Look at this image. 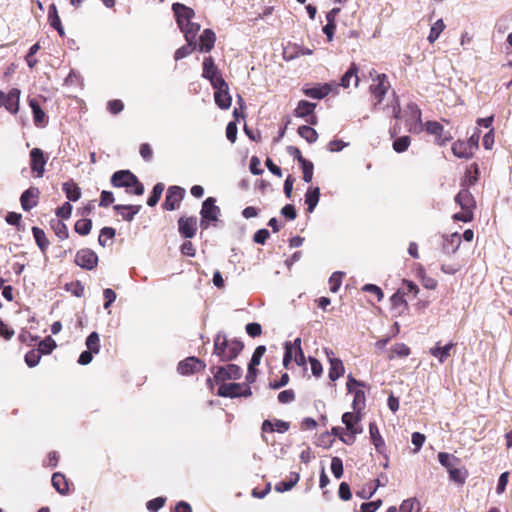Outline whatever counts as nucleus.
<instances>
[{"label": "nucleus", "instance_id": "1", "mask_svg": "<svg viewBox=\"0 0 512 512\" xmlns=\"http://www.w3.org/2000/svg\"><path fill=\"white\" fill-rule=\"evenodd\" d=\"M244 348L242 341L229 339L224 332H219L214 337L213 354L222 362H230L238 357Z\"/></svg>", "mask_w": 512, "mask_h": 512}, {"label": "nucleus", "instance_id": "2", "mask_svg": "<svg viewBox=\"0 0 512 512\" xmlns=\"http://www.w3.org/2000/svg\"><path fill=\"white\" fill-rule=\"evenodd\" d=\"M113 187L125 188L128 194L142 195L144 193V185L139 181L137 176L130 170H119L113 173L110 180Z\"/></svg>", "mask_w": 512, "mask_h": 512}, {"label": "nucleus", "instance_id": "3", "mask_svg": "<svg viewBox=\"0 0 512 512\" xmlns=\"http://www.w3.org/2000/svg\"><path fill=\"white\" fill-rule=\"evenodd\" d=\"M370 76L372 78V84L369 86V92L372 98V108L376 111L380 109L391 84L387 75L384 73H377L375 70H371Z\"/></svg>", "mask_w": 512, "mask_h": 512}, {"label": "nucleus", "instance_id": "4", "mask_svg": "<svg viewBox=\"0 0 512 512\" xmlns=\"http://www.w3.org/2000/svg\"><path fill=\"white\" fill-rule=\"evenodd\" d=\"M210 372L214 375L217 384H223L227 380H238L243 373L240 366L231 363L224 366H211Z\"/></svg>", "mask_w": 512, "mask_h": 512}, {"label": "nucleus", "instance_id": "5", "mask_svg": "<svg viewBox=\"0 0 512 512\" xmlns=\"http://www.w3.org/2000/svg\"><path fill=\"white\" fill-rule=\"evenodd\" d=\"M217 395L228 398L250 397L252 390L250 386L245 383H223L220 384Z\"/></svg>", "mask_w": 512, "mask_h": 512}, {"label": "nucleus", "instance_id": "6", "mask_svg": "<svg viewBox=\"0 0 512 512\" xmlns=\"http://www.w3.org/2000/svg\"><path fill=\"white\" fill-rule=\"evenodd\" d=\"M215 198L208 197L202 204V209L200 211L201 221L200 226L203 229H207L209 224L208 221H217L218 216L220 214V208L215 205Z\"/></svg>", "mask_w": 512, "mask_h": 512}, {"label": "nucleus", "instance_id": "7", "mask_svg": "<svg viewBox=\"0 0 512 512\" xmlns=\"http://www.w3.org/2000/svg\"><path fill=\"white\" fill-rule=\"evenodd\" d=\"M424 127L429 135H433L435 137L434 141L439 146H444L452 140L450 132L445 131L444 126L438 121H427L424 124Z\"/></svg>", "mask_w": 512, "mask_h": 512}, {"label": "nucleus", "instance_id": "8", "mask_svg": "<svg viewBox=\"0 0 512 512\" xmlns=\"http://www.w3.org/2000/svg\"><path fill=\"white\" fill-rule=\"evenodd\" d=\"M218 83L215 85H212V87L215 90L214 93V100L216 105L222 109L227 110L231 106L232 97L229 93V86L227 82L224 81H217Z\"/></svg>", "mask_w": 512, "mask_h": 512}, {"label": "nucleus", "instance_id": "9", "mask_svg": "<svg viewBox=\"0 0 512 512\" xmlns=\"http://www.w3.org/2000/svg\"><path fill=\"white\" fill-rule=\"evenodd\" d=\"M185 196V189L180 186H170L167 189L166 197L162 203V208L166 211H173L179 208L181 201Z\"/></svg>", "mask_w": 512, "mask_h": 512}, {"label": "nucleus", "instance_id": "10", "mask_svg": "<svg viewBox=\"0 0 512 512\" xmlns=\"http://www.w3.org/2000/svg\"><path fill=\"white\" fill-rule=\"evenodd\" d=\"M74 262L83 269L93 270L98 265V256L93 250L83 248L77 251Z\"/></svg>", "mask_w": 512, "mask_h": 512}, {"label": "nucleus", "instance_id": "11", "mask_svg": "<svg viewBox=\"0 0 512 512\" xmlns=\"http://www.w3.org/2000/svg\"><path fill=\"white\" fill-rule=\"evenodd\" d=\"M206 367L204 361L197 357L191 356L179 362L177 370L181 375H192L203 371Z\"/></svg>", "mask_w": 512, "mask_h": 512}, {"label": "nucleus", "instance_id": "12", "mask_svg": "<svg viewBox=\"0 0 512 512\" xmlns=\"http://www.w3.org/2000/svg\"><path fill=\"white\" fill-rule=\"evenodd\" d=\"M202 77L209 80L211 86L217 84L219 81H224L214 59L211 56L205 57L202 63Z\"/></svg>", "mask_w": 512, "mask_h": 512}, {"label": "nucleus", "instance_id": "13", "mask_svg": "<svg viewBox=\"0 0 512 512\" xmlns=\"http://www.w3.org/2000/svg\"><path fill=\"white\" fill-rule=\"evenodd\" d=\"M47 160L48 158L40 148H33L30 151V168L37 177L44 175Z\"/></svg>", "mask_w": 512, "mask_h": 512}, {"label": "nucleus", "instance_id": "14", "mask_svg": "<svg viewBox=\"0 0 512 512\" xmlns=\"http://www.w3.org/2000/svg\"><path fill=\"white\" fill-rule=\"evenodd\" d=\"M172 10L180 29H183L185 24L189 25V22L192 21L195 16V12L192 8L181 3H174L172 5Z\"/></svg>", "mask_w": 512, "mask_h": 512}, {"label": "nucleus", "instance_id": "15", "mask_svg": "<svg viewBox=\"0 0 512 512\" xmlns=\"http://www.w3.org/2000/svg\"><path fill=\"white\" fill-rule=\"evenodd\" d=\"M441 244V250L446 255L455 254L461 243V235L458 232H454L450 235H444Z\"/></svg>", "mask_w": 512, "mask_h": 512}, {"label": "nucleus", "instance_id": "16", "mask_svg": "<svg viewBox=\"0 0 512 512\" xmlns=\"http://www.w3.org/2000/svg\"><path fill=\"white\" fill-rule=\"evenodd\" d=\"M361 414L359 412H345L342 415V422L346 427V432H351L352 434H361L363 429L360 425Z\"/></svg>", "mask_w": 512, "mask_h": 512}, {"label": "nucleus", "instance_id": "17", "mask_svg": "<svg viewBox=\"0 0 512 512\" xmlns=\"http://www.w3.org/2000/svg\"><path fill=\"white\" fill-rule=\"evenodd\" d=\"M179 233L185 238H193L197 232L196 217H180L178 220Z\"/></svg>", "mask_w": 512, "mask_h": 512}, {"label": "nucleus", "instance_id": "18", "mask_svg": "<svg viewBox=\"0 0 512 512\" xmlns=\"http://www.w3.org/2000/svg\"><path fill=\"white\" fill-rule=\"evenodd\" d=\"M39 196L40 191L37 187H30L25 190L20 197L21 207L23 210L30 211L35 207L38 204Z\"/></svg>", "mask_w": 512, "mask_h": 512}, {"label": "nucleus", "instance_id": "19", "mask_svg": "<svg viewBox=\"0 0 512 512\" xmlns=\"http://www.w3.org/2000/svg\"><path fill=\"white\" fill-rule=\"evenodd\" d=\"M20 94L21 91L18 88H12L5 97L2 93V105L12 114L19 110Z\"/></svg>", "mask_w": 512, "mask_h": 512}, {"label": "nucleus", "instance_id": "20", "mask_svg": "<svg viewBox=\"0 0 512 512\" xmlns=\"http://www.w3.org/2000/svg\"><path fill=\"white\" fill-rule=\"evenodd\" d=\"M455 202L459 204L462 210H473L476 208V201L468 188L461 187V190L455 197Z\"/></svg>", "mask_w": 512, "mask_h": 512}, {"label": "nucleus", "instance_id": "21", "mask_svg": "<svg viewBox=\"0 0 512 512\" xmlns=\"http://www.w3.org/2000/svg\"><path fill=\"white\" fill-rule=\"evenodd\" d=\"M326 354H327V357L329 359V364H330L329 373H328L329 379L331 381H336L341 376H343V374L345 372L343 362L339 358L332 357L333 352L331 350L328 351L326 349Z\"/></svg>", "mask_w": 512, "mask_h": 512}, {"label": "nucleus", "instance_id": "22", "mask_svg": "<svg viewBox=\"0 0 512 512\" xmlns=\"http://www.w3.org/2000/svg\"><path fill=\"white\" fill-rule=\"evenodd\" d=\"M358 73V65L356 63H352L348 70L341 77L339 86L343 87L344 89H347L351 86V84H353L354 87H357L360 81Z\"/></svg>", "mask_w": 512, "mask_h": 512}, {"label": "nucleus", "instance_id": "23", "mask_svg": "<svg viewBox=\"0 0 512 512\" xmlns=\"http://www.w3.org/2000/svg\"><path fill=\"white\" fill-rule=\"evenodd\" d=\"M479 176H480V171H479L478 164L477 163L470 164L467 167L464 177L461 180V187L469 189L470 187L474 186L478 182Z\"/></svg>", "mask_w": 512, "mask_h": 512}, {"label": "nucleus", "instance_id": "24", "mask_svg": "<svg viewBox=\"0 0 512 512\" xmlns=\"http://www.w3.org/2000/svg\"><path fill=\"white\" fill-rule=\"evenodd\" d=\"M290 423L276 419L274 422L271 420H264L261 426L262 433H273L275 431L279 433H285L289 430Z\"/></svg>", "mask_w": 512, "mask_h": 512}, {"label": "nucleus", "instance_id": "25", "mask_svg": "<svg viewBox=\"0 0 512 512\" xmlns=\"http://www.w3.org/2000/svg\"><path fill=\"white\" fill-rule=\"evenodd\" d=\"M369 434L370 439L375 446V449L380 454H385L386 451V445L383 437L380 434V431L378 429V426L375 422L369 423Z\"/></svg>", "mask_w": 512, "mask_h": 512}, {"label": "nucleus", "instance_id": "26", "mask_svg": "<svg viewBox=\"0 0 512 512\" xmlns=\"http://www.w3.org/2000/svg\"><path fill=\"white\" fill-rule=\"evenodd\" d=\"M332 91L331 83H324L311 88H303V93L313 99H323Z\"/></svg>", "mask_w": 512, "mask_h": 512}, {"label": "nucleus", "instance_id": "27", "mask_svg": "<svg viewBox=\"0 0 512 512\" xmlns=\"http://www.w3.org/2000/svg\"><path fill=\"white\" fill-rule=\"evenodd\" d=\"M216 41V35L211 29H205L199 37V51L210 52Z\"/></svg>", "mask_w": 512, "mask_h": 512}, {"label": "nucleus", "instance_id": "28", "mask_svg": "<svg viewBox=\"0 0 512 512\" xmlns=\"http://www.w3.org/2000/svg\"><path fill=\"white\" fill-rule=\"evenodd\" d=\"M113 209L122 217L125 221H132L134 216L141 210V205H114Z\"/></svg>", "mask_w": 512, "mask_h": 512}, {"label": "nucleus", "instance_id": "29", "mask_svg": "<svg viewBox=\"0 0 512 512\" xmlns=\"http://www.w3.org/2000/svg\"><path fill=\"white\" fill-rule=\"evenodd\" d=\"M52 486L61 495H67L69 493V482L66 476L60 472H56L52 475Z\"/></svg>", "mask_w": 512, "mask_h": 512}, {"label": "nucleus", "instance_id": "30", "mask_svg": "<svg viewBox=\"0 0 512 512\" xmlns=\"http://www.w3.org/2000/svg\"><path fill=\"white\" fill-rule=\"evenodd\" d=\"M32 234L40 251L42 252V254L46 255L50 245V241L47 238L45 231L39 227H33Z\"/></svg>", "mask_w": 512, "mask_h": 512}, {"label": "nucleus", "instance_id": "31", "mask_svg": "<svg viewBox=\"0 0 512 512\" xmlns=\"http://www.w3.org/2000/svg\"><path fill=\"white\" fill-rule=\"evenodd\" d=\"M452 152L458 158L469 159L474 152L464 140H457L452 145Z\"/></svg>", "mask_w": 512, "mask_h": 512}, {"label": "nucleus", "instance_id": "32", "mask_svg": "<svg viewBox=\"0 0 512 512\" xmlns=\"http://www.w3.org/2000/svg\"><path fill=\"white\" fill-rule=\"evenodd\" d=\"M320 198V188L310 187L305 193V204L307 205V213H312L317 206Z\"/></svg>", "mask_w": 512, "mask_h": 512}, {"label": "nucleus", "instance_id": "33", "mask_svg": "<svg viewBox=\"0 0 512 512\" xmlns=\"http://www.w3.org/2000/svg\"><path fill=\"white\" fill-rule=\"evenodd\" d=\"M48 21L51 27H53L61 37L65 35L64 28L62 26L60 17L55 4L49 6Z\"/></svg>", "mask_w": 512, "mask_h": 512}, {"label": "nucleus", "instance_id": "34", "mask_svg": "<svg viewBox=\"0 0 512 512\" xmlns=\"http://www.w3.org/2000/svg\"><path fill=\"white\" fill-rule=\"evenodd\" d=\"M315 108V103L306 100H300L297 104V107L294 109L293 114L298 118H306L314 113Z\"/></svg>", "mask_w": 512, "mask_h": 512}, {"label": "nucleus", "instance_id": "35", "mask_svg": "<svg viewBox=\"0 0 512 512\" xmlns=\"http://www.w3.org/2000/svg\"><path fill=\"white\" fill-rule=\"evenodd\" d=\"M437 457L438 461L443 467L446 468L447 472L454 469L456 465H459L461 462V460L458 457L447 452H439Z\"/></svg>", "mask_w": 512, "mask_h": 512}, {"label": "nucleus", "instance_id": "36", "mask_svg": "<svg viewBox=\"0 0 512 512\" xmlns=\"http://www.w3.org/2000/svg\"><path fill=\"white\" fill-rule=\"evenodd\" d=\"M29 106L32 109L33 119L36 126H43L46 122V114L42 110L40 104L36 99L29 100Z\"/></svg>", "mask_w": 512, "mask_h": 512}, {"label": "nucleus", "instance_id": "37", "mask_svg": "<svg viewBox=\"0 0 512 512\" xmlns=\"http://www.w3.org/2000/svg\"><path fill=\"white\" fill-rule=\"evenodd\" d=\"M455 344L450 342L445 346L441 347L439 343L436 344L433 348L430 349V354L439 359L441 363H444L445 360L450 356V351L454 348Z\"/></svg>", "mask_w": 512, "mask_h": 512}, {"label": "nucleus", "instance_id": "38", "mask_svg": "<svg viewBox=\"0 0 512 512\" xmlns=\"http://www.w3.org/2000/svg\"><path fill=\"white\" fill-rule=\"evenodd\" d=\"M62 189L70 201H77L81 197V189L74 181L63 183Z\"/></svg>", "mask_w": 512, "mask_h": 512}, {"label": "nucleus", "instance_id": "39", "mask_svg": "<svg viewBox=\"0 0 512 512\" xmlns=\"http://www.w3.org/2000/svg\"><path fill=\"white\" fill-rule=\"evenodd\" d=\"M297 132L302 138H304L310 144L316 142L318 139L317 131L311 126H299Z\"/></svg>", "mask_w": 512, "mask_h": 512}, {"label": "nucleus", "instance_id": "40", "mask_svg": "<svg viewBox=\"0 0 512 512\" xmlns=\"http://www.w3.org/2000/svg\"><path fill=\"white\" fill-rule=\"evenodd\" d=\"M183 29H180L185 36V39L187 42H196V36L200 30V25L197 23H194L192 21L189 22V25H184Z\"/></svg>", "mask_w": 512, "mask_h": 512}, {"label": "nucleus", "instance_id": "41", "mask_svg": "<svg viewBox=\"0 0 512 512\" xmlns=\"http://www.w3.org/2000/svg\"><path fill=\"white\" fill-rule=\"evenodd\" d=\"M51 228L55 232L56 236L60 240H65L69 237V231L67 225L62 222L61 220H52L51 221Z\"/></svg>", "mask_w": 512, "mask_h": 512}, {"label": "nucleus", "instance_id": "42", "mask_svg": "<svg viewBox=\"0 0 512 512\" xmlns=\"http://www.w3.org/2000/svg\"><path fill=\"white\" fill-rule=\"evenodd\" d=\"M92 221L88 218L79 219L74 225V230L81 236H86L91 232Z\"/></svg>", "mask_w": 512, "mask_h": 512}, {"label": "nucleus", "instance_id": "43", "mask_svg": "<svg viewBox=\"0 0 512 512\" xmlns=\"http://www.w3.org/2000/svg\"><path fill=\"white\" fill-rule=\"evenodd\" d=\"M449 478L451 481L457 483L458 485H463L468 477V472L466 469H460L455 467L454 469L448 472Z\"/></svg>", "mask_w": 512, "mask_h": 512}, {"label": "nucleus", "instance_id": "44", "mask_svg": "<svg viewBox=\"0 0 512 512\" xmlns=\"http://www.w3.org/2000/svg\"><path fill=\"white\" fill-rule=\"evenodd\" d=\"M446 25L442 19H438L431 27L430 33L428 35V41L432 44L434 43L440 36V34L444 31Z\"/></svg>", "mask_w": 512, "mask_h": 512}, {"label": "nucleus", "instance_id": "45", "mask_svg": "<svg viewBox=\"0 0 512 512\" xmlns=\"http://www.w3.org/2000/svg\"><path fill=\"white\" fill-rule=\"evenodd\" d=\"M164 189H165V186L163 183L159 182V183L155 184L151 195L147 199V205L150 207H154L159 202Z\"/></svg>", "mask_w": 512, "mask_h": 512}, {"label": "nucleus", "instance_id": "46", "mask_svg": "<svg viewBox=\"0 0 512 512\" xmlns=\"http://www.w3.org/2000/svg\"><path fill=\"white\" fill-rule=\"evenodd\" d=\"M196 48H197V43L187 42L186 45L178 48L175 51V54H174L175 60H180L182 58H185L186 56L191 54Z\"/></svg>", "mask_w": 512, "mask_h": 512}, {"label": "nucleus", "instance_id": "47", "mask_svg": "<svg viewBox=\"0 0 512 512\" xmlns=\"http://www.w3.org/2000/svg\"><path fill=\"white\" fill-rule=\"evenodd\" d=\"M411 144V138L409 136H401L394 140L393 149L397 153L405 152Z\"/></svg>", "mask_w": 512, "mask_h": 512}, {"label": "nucleus", "instance_id": "48", "mask_svg": "<svg viewBox=\"0 0 512 512\" xmlns=\"http://www.w3.org/2000/svg\"><path fill=\"white\" fill-rule=\"evenodd\" d=\"M86 346L89 351L98 353L100 350V338L97 332H92L86 339Z\"/></svg>", "mask_w": 512, "mask_h": 512}, {"label": "nucleus", "instance_id": "49", "mask_svg": "<svg viewBox=\"0 0 512 512\" xmlns=\"http://www.w3.org/2000/svg\"><path fill=\"white\" fill-rule=\"evenodd\" d=\"M116 231L112 227H104L100 231V235L98 237V242L101 246L105 247L107 245V241L113 239L115 237Z\"/></svg>", "mask_w": 512, "mask_h": 512}, {"label": "nucleus", "instance_id": "50", "mask_svg": "<svg viewBox=\"0 0 512 512\" xmlns=\"http://www.w3.org/2000/svg\"><path fill=\"white\" fill-rule=\"evenodd\" d=\"M56 347L55 341L50 337H46L38 344V351L42 354H49Z\"/></svg>", "mask_w": 512, "mask_h": 512}, {"label": "nucleus", "instance_id": "51", "mask_svg": "<svg viewBox=\"0 0 512 512\" xmlns=\"http://www.w3.org/2000/svg\"><path fill=\"white\" fill-rule=\"evenodd\" d=\"M303 172V180L307 183L312 181L314 165L311 161L305 160L300 164Z\"/></svg>", "mask_w": 512, "mask_h": 512}, {"label": "nucleus", "instance_id": "52", "mask_svg": "<svg viewBox=\"0 0 512 512\" xmlns=\"http://www.w3.org/2000/svg\"><path fill=\"white\" fill-rule=\"evenodd\" d=\"M65 289L77 297H81L84 294V286L81 284L80 281H73L67 283L65 285Z\"/></svg>", "mask_w": 512, "mask_h": 512}, {"label": "nucleus", "instance_id": "53", "mask_svg": "<svg viewBox=\"0 0 512 512\" xmlns=\"http://www.w3.org/2000/svg\"><path fill=\"white\" fill-rule=\"evenodd\" d=\"M266 352V347L264 345L257 346L253 352L249 365L258 366L261 362L263 355Z\"/></svg>", "mask_w": 512, "mask_h": 512}, {"label": "nucleus", "instance_id": "54", "mask_svg": "<svg viewBox=\"0 0 512 512\" xmlns=\"http://www.w3.org/2000/svg\"><path fill=\"white\" fill-rule=\"evenodd\" d=\"M331 471L335 478L339 479L343 475V462L339 457H333L331 461Z\"/></svg>", "mask_w": 512, "mask_h": 512}, {"label": "nucleus", "instance_id": "55", "mask_svg": "<svg viewBox=\"0 0 512 512\" xmlns=\"http://www.w3.org/2000/svg\"><path fill=\"white\" fill-rule=\"evenodd\" d=\"M41 359V353L37 350H31L25 355V362L29 367L36 366Z\"/></svg>", "mask_w": 512, "mask_h": 512}, {"label": "nucleus", "instance_id": "56", "mask_svg": "<svg viewBox=\"0 0 512 512\" xmlns=\"http://www.w3.org/2000/svg\"><path fill=\"white\" fill-rule=\"evenodd\" d=\"M342 283V273L334 272L329 278L330 291L335 293L339 290Z\"/></svg>", "mask_w": 512, "mask_h": 512}, {"label": "nucleus", "instance_id": "57", "mask_svg": "<svg viewBox=\"0 0 512 512\" xmlns=\"http://www.w3.org/2000/svg\"><path fill=\"white\" fill-rule=\"evenodd\" d=\"M107 109L111 114L117 115L124 109V104L119 99L110 100L107 104Z\"/></svg>", "mask_w": 512, "mask_h": 512}, {"label": "nucleus", "instance_id": "58", "mask_svg": "<svg viewBox=\"0 0 512 512\" xmlns=\"http://www.w3.org/2000/svg\"><path fill=\"white\" fill-rule=\"evenodd\" d=\"M295 400V392L292 389L281 391L278 394V401L281 404H288Z\"/></svg>", "mask_w": 512, "mask_h": 512}, {"label": "nucleus", "instance_id": "59", "mask_svg": "<svg viewBox=\"0 0 512 512\" xmlns=\"http://www.w3.org/2000/svg\"><path fill=\"white\" fill-rule=\"evenodd\" d=\"M425 440H426L425 435L420 432H414L412 434L411 441H412L413 445L415 446V449H414L415 453L420 451Z\"/></svg>", "mask_w": 512, "mask_h": 512}, {"label": "nucleus", "instance_id": "60", "mask_svg": "<svg viewBox=\"0 0 512 512\" xmlns=\"http://www.w3.org/2000/svg\"><path fill=\"white\" fill-rule=\"evenodd\" d=\"M72 213V205L65 202L61 207L56 209V215L61 219H68Z\"/></svg>", "mask_w": 512, "mask_h": 512}, {"label": "nucleus", "instance_id": "61", "mask_svg": "<svg viewBox=\"0 0 512 512\" xmlns=\"http://www.w3.org/2000/svg\"><path fill=\"white\" fill-rule=\"evenodd\" d=\"M115 201L114 195L111 191L103 190L100 195V207H108Z\"/></svg>", "mask_w": 512, "mask_h": 512}, {"label": "nucleus", "instance_id": "62", "mask_svg": "<svg viewBox=\"0 0 512 512\" xmlns=\"http://www.w3.org/2000/svg\"><path fill=\"white\" fill-rule=\"evenodd\" d=\"M166 499L163 497H157L147 502V509L151 512H157L165 504Z\"/></svg>", "mask_w": 512, "mask_h": 512}, {"label": "nucleus", "instance_id": "63", "mask_svg": "<svg viewBox=\"0 0 512 512\" xmlns=\"http://www.w3.org/2000/svg\"><path fill=\"white\" fill-rule=\"evenodd\" d=\"M406 295L405 291H401L400 289L394 293L391 297V303L393 307H400L406 305V300L404 296Z\"/></svg>", "mask_w": 512, "mask_h": 512}, {"label": "nucleus", "instance_id": "64", "mask_svg": "<svg viewBox=\"0 0 512 512\" xmlns=\"http://www.w3.org/2000/svg\"><path fill=\"white\" fill-rule=\"evenodd\" d=\"M381 504V500L363 503L360 507V512H376Z\"/></svg>", "mask_w": 512, "mask_h": 512}]
</instances>
